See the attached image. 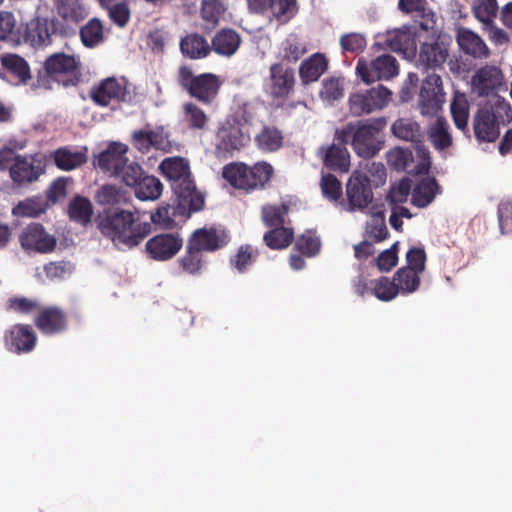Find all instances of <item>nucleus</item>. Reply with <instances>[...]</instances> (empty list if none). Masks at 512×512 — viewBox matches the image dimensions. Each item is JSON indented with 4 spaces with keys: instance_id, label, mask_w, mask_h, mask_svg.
Instances as JSON below:
<instances>
[{
    "instance_id": "nucleus-1",
    "label": "nucleus",
    "mask_w": 512,
    "mask_h": 512,
    "mask_svg": "<svg viewBox=\"0 0 512 512\" xmlns=\"http://www.w3.org/2000/svg\"><path fill=\"white\" fill-rule=\"evenodd\" d=\"M98 227L121 249L137 246L150 232L148 223L138 222L134 213L127 210H117L103 216Z\"/></svg>"
},
{
    "instance_id": "nucleus-2",
    "label": "nucleus",
    "mask_w": 512,
    "mask_h": 512,
    "mask_svg": "<svg viewBox=\"0 0 512 512\" xmlns=\"http://www.w3.org/2000/svg\"><path fill=\"white\" fill-rule=\"evenodd\" d=\"M384 119H375L357 124H348L336 130L335 138L338 142H351L354 151L363 158L374 156L381 149L379 132L384 128Z\"/></svg>"
},
{
    "instance_id": "nucleus-3",
    "label": "nucleus",
    "mask_w": 512,
    "mask_h": 512,
    "mask_svg": "<svg viewBox=\"0 0 512 512\" xmlns=\"http://www.w3.org/2000/svg\"><path fill=\"white\" fill-rule=\"evenodd\" d=\"M126 144L113 142L97 158L98 168L107 176L118 178L125 185L136 182L140 175V165L127 156Z\"/></svg>"
},
{
    "instance_id": "nucleus-4",
    "label": "nucleus",
    "mask_w": 512,
    "mask_h": 512,
    "mask_svg": "<svg viewBox=\"0 0 512 512\" xmlns=\"http://www.w3.org/2000/svg\"><path fill=\"white\" fill-rule=\"evenodd\" d=\"M512 109L503 98H494L493 103H486L475 114L473 128L475 136L482 141L493 142L500 134V124L509 122Z\"/></svg>"
},
{
    "instance_id": "nucleus-5",
    "label": "nucleus",
    "mask_w": 512,
    "mask_h": 512,
    "mask_svg": "<svg viewBox=\"0 0 512 512\" xmlns=\"http://www.w3.org/2000/svg\"><path fill=\"white\" fill-rule=\"evenodd\" d=\"M373 201L370 179L363 171H354L346 184V199L341 206L348 212H366Z\"/></svg>"
},
{
    "instance_id": "nucleus-6",
    "label": "nucleus",
    "mask_w": 512,
    "mask_h": 512,
    "mask_svg": "<svg viewBox=\"0 0 512 512\" xmlns=\"http://www.w3.org/2000/svg\"><path fill=\"white\" fill-rule=\"evenodd\" d=\"M392 92L378 85L371 89L357 91L348 98L349 110L354 116H362L382 110L391 101Z\"/></svg>"
},
{
    "instance_id": "nucleus-7",
    "label": "nucleus",
    "mask_w": 512,
    "mask_h": 512,
    "mask_svg": "<svg viewBox=\"0 0 512 512\" xmlns=\"http://www.w3.org/2000/svg\"><path fill=\"white\" fill-rule=\"evenodd\" d=\"M47 74L64 86H75L81 77L79 59L65 53L49 56L44 64Z\"/></svg>"
},
{
    "instance_id": "nucleus-8",
    "label": "nucleus",
    "mask_w": 512,
    "mask_h": 512,
    "mask_svg": "<svg viewBox=\"0 0 512 512\" xmlns=\"http://www.w3.org/2000/svg\"><path fill=\"white\" fill-rule=\"evenodd\" d=\"M442 79L435 72L429 73L422 82L418 108L422 116L437 115L445 103Z\"/></svg>"
},
{
    "instance_id": "nucleus-9",
    "label": "nucleus",
    "mask_w": 512,
    "mask_h": 512,
    "mask_svg": "<svg viewBox=\"0 0 512 512\" xmlns=\"http://www.w3.org/2000/svg\"><path fill=\"white\" fill-rule=\"evenodd\" d=\"M357 74L366 83L389 80L399 73L396 58L389 54L380 55L371 61L360 59L356 66Z\"/></svg>"
},
{
    "instance_id": "nucleus-10",
    "label": "nucleus",
    "mask_w": 512,
    "mask_h": 512,
    "mask_svg": "<svg viewBox=\"0 0 512 512\" xmlns=\"http://www.w3.org/2000/svg\"><path fill=\"white\" fill-rule=\"evenodd\" d=\"M504 84V77L496 66L486 65L478 69L471 78V93L477 97H489L488 103L500 98L498 92Z\"/></svg>"
},
{
    "instance_id": "nucleus-11",
    "label": "nucleus",
    "mask_w": 512,
    "mask_h": 512,
    "mask_svg": "<svg viewBox=\"0 0 512 512\" xmlns=\"http://www.w3.org/2000/svg\"><path fill=\"white\" fill-rule=\"evenodd\" d=\"M183 240L179 235L163 233L150 238L145 244V251L156 261H167L173 258L182 248Z\"/></svg>"
},
{
    "instance_id": "nucleus-12",
    "label": "nucleus",
    "mask_w": 512,
    "mask_h": 512,
    "mask_svg": "<svg viewBox=\"0 0 512 512\" xmlns=\"http://www.w3.org/2000/svg\"><path fill=\"white\" fill-rule=\"evenodd\" d=\"M9 169L12 180L24 184L37 180L43 173L44 166L37 155L16 156Z\"/></svg>"
},
{
    "instance_id": "nucleus-13",
    "label": "nucleus",
    "mask_w": 512,
    "mask_h": 512,
    "mask_svg": "<svg viewBox=\"0 0 512 512\" xmlns=\"http://www.w3.org/2000/svg\"><path fill=\"white\" fill-rule=\"evenodd\" d=\"M172 190L177 201L178 213L180 215H190L191 212L199 211L202 208L204 198L202 194L197 191L192 178L174 184Z\"/></svg>"
},
{
    "instance_id": "nucleus-14",
    "label": "nucleus",
    "mask_w": 512,
    "mask_h": 512,
    "mask_svg": "<svg viewBox=\"0 0 512 512\" xmlns=\"http://www.w3.org/2000/svg\"><path fill=\"white\" fill-rule=\"evenodd\" d=\"M294 82L293 70L285 68L280 63H275L270 67V76L266 81V92L273 98L285 97L292 90Z\"/></svg>"
},
{
    "instance_id": "nucleus-15",
    "label": "nucleus",
    "mask_w": 512,
    "mask_h": 512,
    "mask_svg": "<svg viewBox=\"0 0 512 512\" xmlns=\"http://www.w3.org/2000/svg\"><path fill=\"white\" fill-rule=\"evenodd\" d=\"M20 242L23 248L41 253L52 251L56 245L55 238L39 224L27 226L20 235Z\"/></svg>"
},
{
    "instance_id": "nucleus-16",
    "label": "nucleus",
    "mask_w": 512,
    "mask_h": 512,
    "mask_svg": "<svg viewBox=\"0 0 512 512\" xmlns=\"http://www.w3.org/2000/svg\"><path fill=\"white\" fill-rule=\"evenodd\" d=\"M447 57V46L443 42L431 38L421 46L418 65L425 70H436L446 62Z\"/></svg>"
},
{
    "instance_id": "nucleus-17",
    "label": "nucleus",
    "mask_w": 512,
    "mask_h": 512,
    "mask_svg": "<svg viewBox=\"0 0 512 512\" xmlns=\"http://www.w3.org/2000/svg\"><path fill=\"white\" fill-rule=\"evenodd\" d=\"M126 94L123 81L116 78H107L90 90L91 99L100 106H107L112 100H122Z\"/></svg>"
},
{
    "instance_id": "nucleus-18",
    "label": "nucleus",
    "mask_w": 512,
    "mask_h": 512,
    "mask_svg": "<svg viewBox=\"0 0 512 512\" xmlns=\"http://www.w3.org/2000/svg\"><path fill=\"white\" fill-rule=\"evenodd\" d=\"M55 32L53 19L37 16L28 25L27 39L34 47H44L51 44Z\"/></svg>"
},
{
    "instance_id": "nucleus-19",
    "label": "nucleus",
    "mask_w": 512,
    "mask_h": 512,
    "mask_svg": "<svg viewBox=\"0 0 512 512\" xmlns=\"http://www.w3.org/2000/svg\"><path fill=\"white\" fill-rule=\"evenodd\" d=\"M220 87L219 79L211 73L196 76L188 93L203 103H210L217 95Z\"/></svg>"
},
{
    "instance_id": "nucleus-20",
    "label": "nucleus",
    "mask_w": 512,
    "mask_h": 512,
    "mask_svg": "<svg viewBox=\"0 0 512 512\" xmlns=\"http://www.w3.org/2000/svg\"><path fill=\"white\" fill-rule=\"evenodd\" d=\"M225 242L226 236L215 229H198L192 234L188 245L190 250L214 251L223 246Z\"/></svg>"
},
{
    "instance_id": "nucleus-21",
    "label": "nucleus",
    "mask_w": 512,
    "mask_h": 512,
    "mask_svg": "<svg viewBox=\"0 0 512 512\" xmlns=\"http://www.w3.org/2000/svg\"><path fill=\"white\" fill-rule=\"evenodd\" d=\"M135 188V195L142 201L157 200L163 191L161 181L155 176L145 175L140 166V175L134 184L128 185Z\"/></svg>"
},
{
    "instance_id": "nucleus-22",
    "label": "nucleus",
    "mask_w": 512,
    "mask_h": 512,
    "mask_svg": "<svg viewBox=\"0 0 512 512\" xmlns=\"http://www.w3.org/2000/svg\"><path fill=\"white\" fill-rule=\"evenodd\" d=\"M58 15L69 24H77L88 15V9L83 0H54Z\"/></svg>"
},
{
    "instance_id": "nucleus-23",
    "label": "nucleus",
    "mask_w": 512,
    "mask_h": 512,
    "mask_svg": "<svg viewBox=\"0 0 512 512\" xmlns=\"http://www.w3.org/2000/svg\"><path fill=\"white\" fill-rule=\"evenodd\" d=\"M160 169L171 182V187L176 183H181L191 179L189 164L181 157H170L164 159L160 164Z\"/></svg>"
},
{
    "instance_id": "nucleus-24",
    "label": "nucleus",
    "mask_w": 512,
    "mask_h": 512,
    "mask_svg": "<svg viewBox=\"0 0 512 512\" xmlns=\"http://www.w3.org/2000/svg\"><path fill=\"white\" fill-rule=\"evenodd\" d=\"M457 42L465 53L470 54L476 58L487 57L489 54L488 48L484 41L469 29L461 28L458 30Z\"/></svg>"
},
{
    "instance_id": "nucleus-25",
    "label": "nucleus",
    "mask_w": 512,
    "mask_h": 512,
    "mask_svg": "<svg viewBox=\"0 0 512 512\" xmlns=\"http://www.w3.org/2000/svg\"><path fill=\"white\" fill-rule=\"evenodd\" d=\"M327 67L328 62L324 55L315 53L301 63L300 78L304 84L315 82L327 70Z\"/></svg>"
},
{
    "instance_id": "nucleus-26",
    "label": "nucleus",
    "mask_w": 512,
    "mask_h": 512,
    "mask_svg": "<svg viewBox=\"0 0 512 512\" xmlns=\"http://www.w3.org/2000/svg\"><path fill=\"white\" fill-rule=\"evenodd\" d=\"M36 337L28 326L13 327L7 336V343L16 352H29L35 345Z\"/></svg>"
},
{
    "instance_id": "nucleus-27",
    "label": "nucleus",
    "mask_w": 512,
    "mask_h": 512,
    "mask_svg": "<svg viewBox=\"0 0 512 512\" xmlns=\"http://www.w3.org/2000/svg\"><path fill=\"white\" fill-rule=\"evenodd\" d=\"M240 36L231 29H223L212 40V49L219 55L230 57L239 48Z\"/></svg>"
},
{
    "instance_id": "nucleus-28",
    "label": "nucleus",
    "mask_w": 512,
    "mask_h": 512,
    "mask_svg": "<svg viewBox=\"0 0 512 512\" xmlns=\"http://www.w3.org/2000/svg\"><path fill=\"white\" fill-rule=\"evenodd\" d=\"M428 137L435 149L439 151L446 150L452 143L450 126L444 118H437L428 130Z\"/></svg>"
},
{
    "instance_id": "nucleus-29",
    "label": "nucleus",
    "mask_w": 512,
    "mask_h": 512,
    "mask_svg": "<svg viewBox=\"0 0 512 512\" xmlns=\"http://www.w3.org/2000/svg\"><path fill=\"white\" fill-rule=\"evenodd\" d=\"M391 131L397 138L419 143L422 132L419 124L411 118H399L391 126Z\"/></svg>"
},
{
    "instance_id": "nucleus-30",
    "label": "nucleus",
    "mask_w": 512,
    "mask_h": 512,
    "mask_svg": "<svg viewBox=\"0 0 512 512\" xmlns=\"http://www.w3.org/2000/svg\"><path fill=\"white\" fill-rule=\"evenodd\" d=\"M53 158L56 166L65 171L76 169L87 160L84 152L71 150L66 147L57 149L53 154Z\"/></svg>"
},
{
    "instance_id": "nucleus-31",
    "label": "nucleus",
    "mask_w": 512,
    "mask_h": 512,
    "mask_svg": "<svg viewBox=\"0 0 512 512\" xmlns=\"http://www.w3.org/2000/svg\"><path fill=\"white\" fill-rule=\"evenodd\" d=\"M388 47L396 52L414 51L416 44L409 28H399L389 31L386 37Z\"/></svg>"
},
{
    "instance_id": "nucleus-32",
    "label": "nucleus",
    "mask_w": 512,
    "mask_h": 512,
    "mask_svg": "<svg viewBox=\"0 0 512 512\" xmlns=\"http://www.w3.org/2000/svg\"><path fill=\"white\" fill-rule=\"evenodd\" d=\"M438 193V185L433 178H424L421 180L412 192V203L424 208L428 206Z\"/></svg>"
},
{
    "instance_id": "nucleus-33",
    "label": "nucleus",
    "mask_w": 512,
    "mask_h": 512,
    "mask_svg": "<svg viewBox=\"0 0 512 512\" xmlns=\"http://www.w3.org/2000/svg\"><path fill=\"white\" fill-rule=\"evenodd\" d=\"M180 48L182 53L191 59L204 58L210 52L206 39L198 34H190L183 38Z\"/></svg>"
},
{
    "instance_id": "nucleus-34",
    "label": "nucleus",
    "mask_w": 512,
    "mask_h": 512,
    "mask_svg": "<svg viewBox=\"0 0 512 512\" xmlns=\"http://www.w3.org/2000/svg\"><path fill=\"white\" fill-rule=\"evenodd\" d=\"M219 148L227 152L238 150L245 145L247 138L237 126H225L218 132Z\"/></svg>"
},
{
    "instance_id": "nucleus-35",
    "label": "nucleus",
    "mask_w": 512,
    "mask_h": 512,
    "mask_svg": "<svg viewBox=\"0 0 512 512\" xmlns=\"http://www.w3.org/2000/svg\"><path fill=\"white\" fill-rule=\"evenodd\" d=\"M36 323L38 328L46 334L58 332L65 325L62 313L56 308L43 310L38 316Z\"/></svg>"
},
{
    "instance_id": "nucleus-36",
    "label": "nucleus",
    "mask_w": 512,
    "mask_h": 512,
    "mask_svg": "<svg viewBox=\"0 0 512 512\" xmlns=\"http://www.w3.org/2000/svg\"><path fill=\"white\" fill-rule=\"evenodd\" d=\"M345 143L332 144L324 153L325 164L335 170L347 171L349 167V154L344 147Z\"/></svg>"
},
{
    "instance_id": "nucleus-37",
    "label": "nucleus",
    "mask_w": 512,
    "mask_h": 512,
    "mask_svg": "<svg viewBox=\"0 0 512 512\" xmlns=\"http://www.w3.org/2000/svg\"><path fill=\"white\" fill-rule=\"evenodd\" d=\"M258 148L264 152L278 150L283 143L281 132L275 127H264L255 137Z\"/></svg>"
},
{
    "instance_id": "nucleus-38",
    "label": "nucleus",
    "mask_w": 512,
    "mask_h": 512,
    "mask_svg": "<svg viewBox=\"0 0 512 512\" xmlns=\"http://www.w3.org/2000/svg\"><path fill=\"white\" fill-rule=\"evenodd\" d=\"M451 115L455 126L464 131L468 125L469 102L464 94L456 92L450 106Z\"/></svg>"
},
{
    "instance_id": "nucleus-39",
    "label": "nucleus",
    "mask_w": 512,
    "mask_h": 512,
    "mask_svg": "<svg viewBox=\"0 0 512 512\" xmlns=\"http://www.w3.org/2000/svg\"><path fill=\"white\" fill-rule=\"evenodd\" d=\"M2 66L13 75H15L19 82L26 83L31 78L30 68L28 63L16 54H8L1 58Z\"/></svg>"
},
{
    "instance_id": "nucleus-40",
    "label": "nucleus",
    "mask_w": 512,
    "mask_h": 512,
    "mask_svg": "<svg viewBox=\"0 0 512 512\" xmlns=\"http://www.w3.org/2000/svg\"><path fill=\"white\" fill-rule=\"evenodd\" d=\"M273 168L266 162L256 163L253 167L247 166V190L264 186L271 178Z\"/></svg>"
},
{
    "instance_id": "nucleus-41",
    "label": "nucleus",
    "mask_w": 512,
    "mask_h": 512,
    "mask_svg": "<svg viewBox=\"0 0 512 512\" xmlns=\"http://www.w3.org/2000/svg\"><path fill=\"white\" fill-rule=\"evenodd\" d=\"M420 273L413 269L401 268L394 275V281L402 294L416 291L420 284Z\"/></svg>"
},
{
    "instance_id": "nucleus-42",
    "label": "nucleus",
    "mask_w": 512,
    "mask_h": 512,
    "mask_svg": "<svg viewBox=\"0 0 512 512\" xmlns=\"http://www.w3.org/2000/svg\"><path fill=\"white\" fill-rule=\"evenodd\" d=\"M183 120L192 129H204L208 122L205 112L192 102L183 104Z\"/></svg>"
},
{
    "instance_id": "nucleus-43",
    "label": "nucleus",
    "mask_w": 512,
    "mask_h": 512,
    "mask_svg": "<svg viewBox=\"0 0 512 512\" xmlns=\"http://www.w3.org/2000/svg\"><path fill=\"white\" fill-rule=\"evenodd\" d=\"M223 178L226 179L232 186L239 189H246L249 185L247 180V165L244 164H230L223 168Z\"/></svg>"
},
{
    "instance_id": "nucleus-44",
    "label": "nucleus",
    "mask_w": 512,
    "mask_h": 512,
    "mask_svg": "<svg viewBox=\"0 0 512 512\" xmlns=\"http://www.w3.org/2000/svg\"><path fill=\"white\" fill-rule=\"evenodd\" d=\"M344 95V81L340 77H331L323 80L320 97L326 102L339 100Z\"/></svg>"
},
{
    "instance_id": "nucleus-45",
    "label": "nucleus",
    "mask_w": 512,
    "mask_h": 512,
    "mask_svg": "<svg viewBox=\"0 0 512 512\" xmlns=\"http://www.w3.org/2000/svg\"><path fill=\"white\" fill-rule=\"evenodd\" d=\"M69 215L73 221L86 224L92 215L91 202L83 197H76L69 205Z\"/></svg>"
},
{
    "instance_id": "nucleus-46",
    "label": "nucleus",
    "mask_w": 512,
    "mask_h": 512,
    "mask_svg": "<svg viewBox=\"0 0 512 512\" xmlns=\"http://www.w3.org/2000/svg\"><path fill=\"white\" fill-rule=\"evenodd\" d=\"M293 238V233L290 229L282 226L265 233L264 241L272 249L286 248Z\"/></svg>"
},
{
    "instance_id": "nucleus-47",
    "label": "nucleus",
    "mask_w": 512,
    "mask_h": 512,
    "mask_svg": "<svg viewBox=\"0 0 512 512\" xmlns=\"http://www.w3.org/2000/svg\"><path fill=\"white\" fill-rule=\"evenodd\" d=\"M366 233L369 238L377 242L383 241L388 234L387 226L385 224V216L383 211L373 212L371 219L367 223Z\"/></svg>"
},
{
    "instance_id": "nucleus-48",
    "label": "nucleus",
    "mask_w": 512,
    "mask_h": 512,
    "mask_svg": "<svg viewBox=\"0 0 512 512\" xmlns=\"http://www.w3.org/2000/svg\"><path fill=\"white\" fill-rule=\"evenodd\" d=\"M227 8L226 0H203L201 13L205 21L216 25Z\"/></svg>"
},
{
    "instance_id": "nucleus-49",
    "label": "nucleus",
    "mask_w": 512,
    "mask_h": 512,
    "mask_svg": "<svg viewBox=\"0 0 512 512\" xmlns=\"http://www.w3.org/2000/svg\"><path fill=\"white\" fill-rule=\"evenodd\" d=\"M80 34L85 46H96L103 39V28L101 22L98 19H91L82 27Z\"/></svg>"
},
{
    "instance_id": "nucleus-50",
    "label": "nucleus",
    "mask_w": 512,
    "mask_h": 512,
    "mask_svg": "<svg viewBox=\"0 0 512 512\" xmlns=\"http://www.w3.org/2000/svg\"><path fill=\"white\" fill-rule=\"evenodd\" d=\"M268 8L274 17L287 21L297 12V0H270Z\"/></svg>"
},
{
    "instance_id": "nucleus-51",
    "label": "nucleus",
    "mask_w": 512,
    "mask_h": 512,
    "mask_svg": "<svg viewBox=\"0 0 512 512\" xmlns=\"http://www.w3.org/2000/svg\"><path fill=\"white\" fill-rule=\"evenodd\" d=\"M95 199L100 205L113 206L124 200V194L115 185L108 184L98 189Z\"/></svg>"
},
{
    "instance_id": "nucleus-52",
    "label": "nucleus",
    "mask_w": 512,
    "mask_h": 512,
    "mask_svg": "<svg viewBox=\"0 0 512 512\" xmlns=\"http://www.w3.org/2000/svg\"><path fill=\"white\" fill-rule=\"evenodd\" d=\"M178 213V206H170L169 204L161 205L151 214V221L163 228L173 227L175 224V215Z\"/></svg>"
},
{
    "instance_id": "nucleus-53",
    "label": "nucleus",
    "mask_w": 512,
    "mask_h": 512,
    "mask_svg": "<svg viewBox=\"0 0 512 512\" xmlns=\"http://www.w3.org/2000/svg\"><path fill=\"white\" fill-rule=\"evenodd\" d=\"M287 212L288 209L284 204L280 206L268 205L262 209V219L266 226L279 227L284 224V216Z\"/></svg>"
},
{
    "instance_id": "nucleus-54",
    "label": "nucleus",
    "mask_w": 512,
    "mask_h": 512,
    "mask_svg": "<svg viewBox=\"0 0 512 512\" xmlns=\"http://www.w3.org/2000/svg\"><path fill=\"white\" fill-rule=\"evenodd\" d=\"M100 4L108 11V15L113 22L119 26H124L129 19V9L125 3L112 4L111 0H99Z\"/></svg>"
},
{
    "instance_id": "nucleus-55",
    "label": "nucleus",
    "mask_w": 512,
    "mask_h": 512,
    "mask_svg": "<svg viewBox=\"0 0 512 512\" xmlns=\"http://www.w3.org/2000/svg\"><path fill=\"white\" fill-rule=\"evenodd\" d=\"M373 293L381 301H390L400 293V290L394 280L391 282L388 278H381L375 282Z\"/></svg>"
},
{
    "instance_id": "nucleus-56",
    "label": "nucleus",
    "mask_w": 512,
    "mask_h": 512,
    "mask_svg": "<svg viewBox=\"0 0 512 512\" xmlns=\"http://www.w3.org/2000/svg\"><path fill=\"white\" fill-rule=\"evenodd\" d=\"M48 202L42 198L27 199L21 202L15 209L17 214L28 217H36L46 211Z\"/></svg>"
},
{
    "instance_id": "nucleus-57",
    "label": "nucleus",
    "mask_w": 512,
    "mask_h": 512,
    "mask_svg": "<svg viewBox=\"0 0 512 512\" xmlns=\"http://www.w3.org/2000/svg\"><path fill=\"white\" fill-rule=\"evenodd\" d=\"M398 7L402 12L416 17L427 18L431 15L426 0H399Z\"/></svg>"
},
{
    "instance_id": "nucleus-58",
    "label": "nucleus",
    "mask_w": 512,
    "mask_h": 512,
    "mask_svg": "<svg viewBox=\"0 0 512 512\" xmlns=\"http://www.w3.org/2000/svg\"><path fill=\"white\" fill-rule=\"evenodd\" d=\"M411 192V181L402 179L393 185L390 189L388 199L392 206L406 202Z\"/></svg>"
},
{
    "instance_id": "nucleus-59",
    "label": "nucleus",
    "mask_w": 512,
    "mask_h": 512,
    "mask_svg": "<svg viewBox=\"0 0 512 512\" xmlns=\"http://www.w3.org/2000/svg\"><path fill=\"white\" fill-rule=\"evenodd\" d=\"M322 194L329 200H337L341 193V183L331 174L323 175L320 182Z\"/></svg>"
},
{
    "instance_id": "nucleus-60",
    "label": "nucleus",
    "mask_w": 512,
    "mask_h": 512,
    "mask_svg": "<svg viewBox=\"0 0 512 512\" xmlns=\"http://www.w3.org/2000/svg\"><path fill=\"white\" fill-rule=\"evenodd\" d=\"M305 52L306 49L295 37L287 38L282 44V56L288 61H297Z\"/></svg>"
},
{
    "instance_id": "nucleus-61",
    "label": "nucleus",
    "mask_w": 512,
    "mask_h": 512,
    "mask_svg": "<svg viewBox=\"0 0 512 512\" xmlns=\"http://www.w3.org/2000/svg\"><path fill=\"white\" fill-rule=\"evenodd\" d=\"M179 263L182 269L189 274H196L201 269V259L199 251L195 249H189L187 245V253L179 259Z\"/></svg>"
},
{
    "instance_id": "nucleus-62",
    "label": "nucleus",
    "mask_w": 512,
    "mask_h": 512,
    "mask_svg": "<svg viewBox=\"0 0 512 512\" xmlns=\"http://www.w3.org/2000/svg\"><path fill=\"white\" fill-rule=\"evenodd\" d=\"M340 45L344 51L358 52L366 47V39L362 34L349 33L341 36Z\"/></svg>"
},
{
    "instance_id": "nucleus-63",
    "label": "nucleus",
    "mask_w": 512,
    "mask_h": 512,
    "mask_svg": "<svg viewBox=\"0 0 512 512\" xmlns=\"http://www.w3.org/2000/svg\"><path fill=\"white\" fill-rule=\"evenodd\" d=\"M496 10L497 4L495 0H480L479 4L474 8V14L478 20L488 24L496 14Z\"/></svg>"
},
{
    "instance_id": "nucleus-64",
    "label": "nucleus",
    "mask_w": 512,
    "mask_h": 512,
    "mask_svg": "<svg viewBox=\"0 0 512 512\" xmlns=\"http://www.w3.org/2000/svg\"><path fill=\"white\" fill-rule=\"evenodd\" d=\"M296 247L301 253L308 256H314L320 250V240L318 237L311 234L302 235L297 240Z\"/></svg>"
}]
</instances>
